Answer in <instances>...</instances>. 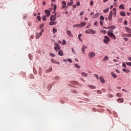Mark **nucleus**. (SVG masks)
Listing matches in <instances>:
<instances>
[{"label":"nucleus","mask_w":131,"mask_h":131,"mask_svg":"<svg viewBox=\"0 0 131 131\" xmlns=\"http://www.w3.org/2000/svg\"><path fill=\"white\" fill-rule=\"evenodd\" d=\"M107 35L108 36H110L111 38H112L114 40H115V39H116V36L113 33V30H108L107 31Z\"/></svg>","instance_id":"nucleus-1"},{"label":"nucleus","mask_w":131,"mask_h":131,"mask_svg":"<svg viewBox=\"0 0 131 131\" xmlns=\"http://www.w3.org/2000/svg\"><path fill=\"white\" fill-rule=\"evenodd\" d=\"M54 46H55V47H54V50L55 51H56V52H58L59 50H61V47H60V45L58 44V43L55 42Z\"/></svg>","instance_id":"nucleus-2"},{"label":"nucleus","mask_w":131,"mask_h":131,"mask_svg":"<svg viewBox=\"0 0 131 131\" xmlns=\"http://www.w3.org/2000/svg\"><path fill=\"white\" fill-rule=\"evenodd\" d=\"M96 32V31L93 30L91 29L85 31V33H87L88 34H95Z\"/></svg>","instance_id":"nucleus-3"},{"label":"nucleus","mask_w":131,"mask_h":131,"mask_svg":"<svg viewBox=\"0 0 131 131\" xmlns=\"http://www.w3.org/2000/svg\"><path fill=\"white\" fill-rule=\"evenodd\" d=\"M95 56L96 54H95V52H90L88 55V57L89 59H90V60H92V59H93V58H94V57H95Z\"/></svg>","instance_id":"nucleus-4"},{"label":"nucleus","mask_w":131,"mask_h":131,"mask_svg":"<svg viewBox=\"0 0 131 131\" xmlns=\"http://www.w3.org/2000/svg\"><path fill=\"white\" fill-rule=\"evenodd\" d=\"M103 41L105 43H108L109 41H110V38L109 37L105 36H104V39L103 40Z\"/></svg>","instance_id":"nucleus-5"},{"label":"nucleus","mask_w":131,"mask_h":131,"mask_svg":"<svg viewBox=\"0 0 131 131\" xmlns=\"http://www.w3.org/2000/svg\"><path fill=\"white\" fill-rule=\"evenodd\" d=\"M45 13L46 14V16L47 17H49V16L51 15V13L50 12V11L48 10H45Z\"/></svg>","instance_id":"nucleus-6"},{"label":"nucleus","mask_w":131,"mask_h":131,"mask_svg":"<svg viewBox=\"0 0 131 131\" xmlns=\"http://www.w3.org/2000/svg\"><path fill=\"white\" fill-rule=\"evenodd\" d=\"M112 14H113L112 11H111L108 17V20H109V21H111V20H112Z\"/></svg>","instance_id":"nucleus-7"},{"label":"nucleus","mask_w":131,"mask_h":131,"mask_svg":"<svg viewBox=\"0 0 131 131\" xmlns=\"http://www.w3.org/2000/svg\"><path fill=\"white\" fill-rule=\"evenodd\" d=\"M50 20L51 21H56V16L54 15H51L50 16Z\"/></svg>","instance_id":"nucleus-8"},{"label":"nucleus","mask_w":131,"mask_h":131,"mask_svg":"<svg viewBox=\"0 0 131 131\" xmlns=\"http://www.w3.org/2000/svg\"><path fill=\"white\" fill-rule=\"evenodd\" d=\"M117 102H118V103H123L124 100L123 98H119L117 100Z\"/></svg>","instance_id":"nucleus-9"},{"label":"nucleus","mask_w":131,"mask_h":131,"mask_svg":"<svg viewBox=\"0 0 131 131\" xmlns=\"http://www.w3.org/2000/svg\"><path fill=\"white\" fill-rule=\"evenodd\" d=\"M122 71L125 72L126 73H129V72H130V71L129 70L126 69H123Z\"/></svg>","instance_id":"nucleus-10"},{"label":"nucleus","mask_w":131,"mask_h":131,"mask_svg":"<svg viewBox=\"0 0 131 131\" xmlns=\"http://www.w3.org/2000/svg\"><path fill=\"white\" fill-rule=\"evenodd\" d=\"M58 55L59 56H62L64 55V53H63V51L62 50H59L58 51Z\"/></svg>","instance_id":"nucleus-11"},{"label":"nucleus","mask_w":131,"mask_h":131,"mask_svg":"<svg viewBox=\"0 0 131 131\" xmlns=\"http://www.w3.org/2000/svg\"><path fill=\"white\" fill-rule=\"evenodd\" d=\"M111 75L112 77H113V78H116V77H117V76L116 75V74H115V73H114V72H111Z\"/></svg>","instance_id":"nucleus-12"},{"label":"nucleus","mask_w":131,"mask_h":131,"mask_svg":"<svg viewBox=\"0 0 131 131\" xmlns=\"http://www.w3.org/2000/svg\"><path fill=\"white\" fill-rule=\"evenodd\" d=\"M62 9H65V8H66V2L62 1Z\"/></svg>","instance_id":"nucleus-13"},{"label":"nucleus","mask_w":131,"mask_h":131,"mask_svg":"<svg viewBox=\"0 0 131 131\" xmlns=\"http://www.w3.org/2000/svg\"><path fill=\"white\" fill-rule=\"evenodd\" d=\"M88 88H90V89H92L93 90H95L96 88V86L93 85H88Z\"/></svg>","instance_id":"nucleus-14"},{"label":"nucleus","mask_w":131,"mask_h":131,"mask_svg":"<svg viewBox=\"0 0 131 131\" xmlns=\"http://www.w3.org/2000/svg\"><path fill=\"white\" fill-rule=\"evenodd\" d=\"M125 30L127 31V32H128V33H130L131 32V29L127 27H125Z\"/></svg>","instance_id":"nucleus-15"},{"label":"nucleus","mask_w":131,"mask_h":131,"mask_svg":"<svg viewBox=\"0 0 131 131\" xmlns=\"http://www.w3.org/2000/svg\"><path fill=\"white\" fill-rule=\"evenodd\" d=\"M99 79L102 83H105V80L104 79V78H103V77H100Z\"/></svg>","instance_id":"nucleus-16"},{"label":"nucleus","mask_w":131,"mask_h":131,"mask_svg":"<svg viewBox=\"0 0 131 131\" xmlns=\"http://www.w3.org/2000/svg\"><path fill=\"white\" fill-rule=\"evenodd\" d=\"M73 5V0H70V2L68 3V6H72Z\"/></svg>","instance_id":"nucleus-17"},{"label":"nucleus","mask_w":131,"mask_h":131,"mask_svg":"<svg viewBox=\"0 0 131 131\" xmlns=\"http://www.w3.org/2000/svg\"><path fill=\"white\" fill-rule=\"evenodd\" d=\"M86 49V46H83V47L82 48V52L83 54H85L84 52H85Z\"/></svg>","instance_id":"nucleus-18"},{"label":"nucleus","mask_w":131,"mask_h":131,"mask_svg":"<svg viewBox=\"0 0 131 131\" xmlns=\"http://www.w3.org/2000/svg\"><path fill=\"white\" fill-rule=\"evenodd\" d=\"M67 33L68 35H69V36H72V34L71 33V31H70V30H68L67 31Z\"/></svg>","instance_id":"nucleus-19"},{"label":"nucleus","mask_w":131,"mask_h":131,"mask_svg":"<svg viewBox=\"0 0 131 131\" xmlns=\"http://www.w3.org/2000/svg\"><path fill=\"white\" fill-rule=\"evenodd\" d=\"M85 25H86V23H82L80 24V27H84V26H85Z\"/></svg>","instance_id":"nucleus-20"},{"label":"nucleus","mask_w":131,"mask_h":131,"mask_svg":"<svg viewBox=\"0 0 131 131\" xmlns=\"http://www.w3.org/2000/svg\"><path fill=\"white\" fill-rule=\"evenodd\" d=\"M53 70V69L52 68V67L49 68V69L46 70V72L47 73H49V72H51V71H52Z\"/></svg>","instance_id":"nucleus-21"},{"label":"nucleus","mask_w":131,"mask_h":131,"mask_svg":"<svg viewBox=\"0 0 131 131\" xmlns=\"http://www.w3.org/2000/svg\"><path fill=\"white\" fill-rule=\"evenodd\" d=\"M56 24H57V22H56V21H52L49 23V25H50V26L56 25Z\"/></svg>","instance_id":"nucleus-22"},{"label":"nucleus","mask_w":131,"mask_h":131,"mask_svg":"<svg viewBox=\"0 0 131 131\" xmlns=\"http://www.w3.org/2000/svg\"><path fill=\"white\" fill-rule=\"evenodd\" d=\"M81 75H82V76H83L84 77H86V76H88V74L85 73V72H82Z\"/></svg>","instance_id":"nucleus-23"},{"label":"nucleus","mask_w":131,"mask_h":131,"mask_svg":"<svg viewBox=\"0 0 131 131\" xmlns=\"http://www.w3.org/2000/svg\"><path fill=\"white\" fill-rule=\"evenodd\" d=\"M120 15H121V16H122L123 17H125V15H126L125 12H124L123 11H121L120 12Z\"/></svg>","instance_id":"nucleus-24"},{"label":"nucleus","mask_w":131,"mask_h":131,"mask_svg":"<svg viewBox=\"0 0 131 131\" xmlns=\"http://www.w3.org/2000/svg\"><path fill=\"white\" fill-rule=\"evenodd\" d=\"M81 36H82V34H79L78 35V38H79V40H80V41H82V40L81 39V37H80Z\"/></svg>","instance_id":"nucleus-25"},{"label":"nucleus","mask_w":131,"mask_h":131,"mask_svg":"<svg viewBox=\"0 0 131 131\" xmlns=\"http://www.w3.org/2000/svg\"><path fill=\"white\" fill-rule=\"evenodd\" d=\"M119 9H121L122 10H124V5H121L119 6Z\"/></svg>","instance_id":"nucleus-26"},{"label":"nucleus","mask_w":131,"mask_h":131,"mask_svg":"<svg viewBox=\"0 0 131 131\" xmlns=\"http://www.w3.org/2000/svg\"><path fill=\"white\" fill-rule=\"evenodd\" d=\"M113 14H114V15L116 16V8L113 9Z\"/></svg>","instance_id":"nucleus-27"},{"label":"nucleus","mask_w":131,"mask_h":131,"mask_svg":"<svg viewBox=\"0 0 131 131\" xmlns=\"http://www.w3.org/2000/svg\"><path fill=\"white\" fill-rule=\"evenodd\" d=\"M41 71H42V69H41V68H39V74L41 76Z\"/></svg>","instance_id":"nucleus-28"},{"label":"nucleus","mask_w":131,"mask_h":131,"mask_svg":"<svg viewBox=\"0 0 131 131\" xmlns=\"http://www.w3.org/2000/svg\"><path fill=\"white\" fill-rule=\"evenodd\" d=\"M103 12L104 13H108V12H109V8H106L104 10H103Z\"/></svg>","instance_id":"nucleus-29"},{"label":"nucleus","mask_w":131,"mask_h":131,"mask_svg":"<svg viewBox=\"0 0 131 131\" xmlns=\"http://www.w3.org/2000/svg\"><path fill=\"white\" fill-rule=\"evenodd\" d=\"M75 67H76V68H78L79 69H80V66H79V65H78V64L77 63L75 64Z\"/></svg>","instance_id":"nucleus-30"},{"label":"nucleus","mask_w":131,"mask_h":131,"mask_svg":"<svg viewBox=\"0 0 131 131\" xmlns=\"http://www.w3.org/2000/svg\"><path fill=\"white\" fill-rule=\"evenodd\" d=\"M117 97H119V98L121 97L122 96V94L120 93H117L116 94Z\"/></svg>","instance_id":"nucleus-31"},{"label":"nucleus","mask_w":131,"mask_h":131,"mask_svg":"<svg viewBox=\"0 0 131 131\" xmlns=\"http://www.w3.org/2000/svg\"><path fill=\"white\" fill-rule=\"evenodd\" d=\"M73 27H74V28L76 27H80V24H76V25H73Z\"/></svg>","instance_id":"nucleus-32"},{"label":"nucleus","mask_w":131,"mask_h":131,"mask_svg":"<svg viewBox=\"0 0 131 131\" xmlns=\"http://www.w3.org/2000/svg\"><path fill=\"white\" fill-rule=\"evenodd\" d=\"M57 30L56 29H55V28L53 29V32L54 34L56 33V32H57Z\"/></svg>","instance_id":"nucleus-33"},{"label":"nucleus","mask_w":131,"mask_h":131,"mask_svg":"<svg viewBox=\"0 0 131 131\" xmlns=\"http://www.w3.org/2000/svg\"><path fill=\"white\" fill-rule=\"evenodd\" d=\"M72 83L73 84H74V85H76V84H78V83L77 82H76V81H73V82H72Z\"/></svg>","instance_id":"nucleus-34"},{"label":"nucleus","mask_w":131,"mask_h":131,"mask_svg":"<svg viewBox=\"0 0 131 131\" xmlns=\"http://www.w3.org/2000/svg\"><path fill=\"white\" fill-rule=\"evenodd\" d=\"M107 60H108V57L107 56H105L103 58V61H107Z\"/></svg>","instance_id":"nucleus-35"},{"label":"nucleus","mask_w":131,"mask_h":131,"mask_svg":"<svg viewBox=\"0 0 131 131\" xmlns=\"http://www.w3.org/2000/svg\"><path fill=\"white\" fill-rule=\"evenodd\" d=\"M122 66H123V67H124V68H126V64H125V62H123V63H122Z\"/></svg>","instance_id":"nucleus-36"},{"label":"nucleus","mask_w":131,"mask_h":131,"mask_svg":"<svg viewBox=\"0 0 131 131\" xmlns=\"http://www.w3.org/2000/svg\"><path fill=\"white\" fill-rule=\"evenodd\" d=\"M125 64H126V65H128V66H130V67H131V62H126Z\"/></svg>","instance_id":"nucleus-37"},{"label":"nucleus","mask_w":131,"mask_h":131,"mask_svg":"<svg viewBox=\"0 0 131 131\" xmlns=\"http://www.w3.org/2000/svg\"><path fill=\"white\" fill-rule=\"evenodd\" d=\"M100 32H101V33H103V34H105L106 33V31L102 30L100 31Z\"/></svg>","instance_id":"nucleus-38"},{"label":"nucleus","mask_w":131,"mask_h":131,"mask_svg":"<svg viewBox=\"0 0 131 131\" xmlns=\"http://www.w3.org/2000/svg\"><path fill=\"white\" fill-rule=\"evenodd\" d=\"M100 20H101V21H104V16H101L100 18Z\"/></svg>","instance_id":"nucleus-39"},{"label":"nucleus","mask_w":131,"mask_h":131,"mask_svg":"<svg viewBox=\"0 0 131 131\" xmlns=\"http://www.w3.org/2000/svg\"><path fill=\"white\" fill-rule=\"evenodd\" d=\"M115 28H116V27H115V26H111V29H115Z\"/></svg>","instance_id":"nucleus-40"},{"label":"nucleus","mask_w":131,"mask_h":131,"mask_svg":"<svg viewBox=\"0 0 131 131\" xmlns=\"http://www.w3.org/2000/svg\"><path fill=\"white\" fill-rule=\"evenodd\" d=\"M42 20L43 21H46V20H47V16L45 15L44 17H43Z\"/></svg>","instance_id":"nucleus-41"},{"label":"nucleus","mask_w":131,"mask_h":131,"mask_svg":"<svg viewBox=\"0 0 131 131\" xmlns=\"http://www.w3.org/2000/svg\"><path fill=\"white\" fill-rule=\"evenodd\" d=\"M39 36H40L39 34L37 33L36 35V38L37 39L39 38Z\"/></svg>","instance_id":"nucleus-42"},{"label":"nucleus","mask_w":131,"mask_h":131,"mask_svg":"<svg viewBox=\"0 0 131 131\" xmlns=\"http://www.w3.org/2000/svg\"><path fill=\"white\" fill-rule=\"evenodd\" d=\"M51 61L52 63H53V64H55V63L56 62V60H54L53 59H51Z\"/></svg>","instance_id":"nucleus-43"},{"label":"nucleus","mask_w":131,"mask_h":131,"mask_svg":"<svg viewBox=\"0 0 131 131\" xmlns=\"http://www.w3.org/2000/svg\"><path fill=\"white\" fill-rule=\"evenodd\" d=\"M54 64H57V65H60V62L57 61L56 60H55V62L54 63Z\"/></svg>","instance_id":"nucleus-44"},{"label":"nucleus","mask_w":131,"mask_h":131,"mask_svg":"<svg viewBox=\"0 0 131 131\" xmlns=\"http://www.w3.org/2000/svg\"><path fill=\"white\" fill-rule=\"evenodd\" d=\"M54 64H57V65H60V62L57 61L56 60H55V62L54 63Z\"/></svg>","instance_id":"nucleus-45"},{"label":"nucleus","mask_w":131,"mask_h":131,"mask_svg":"<svg viewBox=\"0 0 131 131\" xmlns=\"http://www.w3.org/2000/svg\"><path fill=\"white\" fill-rule=\"evenodd\" d=\"M50 55L51 56V57H56V55H55V54H53V53H50Z\"/></svg>","instance_id":"nucleus-46"},{"label":"nucleus","mask_w":131,"mask_h":131,"mask_svg":"<svg viewBox=\"0 0 131 131\" xmlns=\"http://www.w3.org/2000/svg\"><path fill=\"white\" fill-rule=\"evenodd\" d=\"M97 17H99V13H96V14L94 15V18H97Z\"/></svg>","instance_id":"nucleus-47"},{"label":"nucleus","mask_w":131,"mask_h":131,"mask_svg":"<svg viewBox=\"0 0 131 131\" xmlns=\"http://www.w3.org/2000/svg\"><path fill=\"white\" fill-rule=\"evenodd\" d=\"M56 9H57V5H54V11H56Z\"/></svg>","instance_id":"nucleus-48"},{"label":"nucleus","mask_w":131,"mask_h":131,"mask_svg":"<svg viewBox=\"0 0 131 131\" xmlns=\"http://www.w3.org/2000/svg\"><path fill=\"white\" fill-rule=\"evenodd\" d=\"M39 28L40 29H42L43 28V24L40 25Z\"/></svg>","instance_id":"nucleus-49"},{"label":"nucleus","mask_w":131,"mask_h":131,"mask_svg":"<svg viewBox=\"0 0 131 131\" xmlns=\"http://www.w3.org/2000/svg\"><path fill=\"white\" fill-rule=\"evenodd\" d=\"M94 76L97 78V79H99V76L97 74H94Z\"/></svg>","instance_id":"nucleus-50"},{"label":"nucleus","mask_w":131,"mask_h":131,"mask_svg":"<svg viewBox=\"0 0 131 131\" xmlns=\"http://www.w3.org/2000/svg\"><path fill=\"white\" fill-rule=\"evenodd\" d=\"M37 20H38V21H40V16H37Z\"/></svg>","instance_id":"nucleus-51"},{"label":"nucleus","mask_w":131,"mask_h":131,"mask_svg":"<svg viewBox=\"0 0 131 131\" xmlns=\"http://www.w3.org/2000/svg\"><path fill=\"white\" fill-rule=\"evenodd\" d=\"M68 62H69V63H72V59H68Z\"/></svg>","instance_id":"nucleus-52"},{"label":"nucleus","mask_w":131,"mask_h":131,"mask_svg":"<svg viewBox=\"0 0 131 131\" xmlns=\"http://www.w3.org/2000/svg\"><path fill=\"white\" fill-rule=\"evenodd\" d=\"M104 23H103V21H100V25L101 26H103Z\"/></svg>","instance_id":"nucleus-53"},{"label":"nucleus","mask_w":131,"mask_h":131,"mask_svg":"<svg viewBox=\"0 0 131 131\" xmlns=\"http://www.w3.org/2000/svg\"><path fill=\"white\" fill-rule=\"evenodd\" d=\"M66 41L65 40H63L62 45H66Z\"/></svg>","instance_id":"nucleus-54"},{"label":"nucleus","mask_w":131,"mask_h":131,"mask_svg":"<svg viewBox=\"0 0 131 131\" xmlns=\"http://www.w3.org/2000/svg\"><path fill=\"white\" fill-rule=\"evenodd\" d=\"M97 93V94H102V92H101V91H100V90H98Z\"/></svg>","instance_id":"nucleus-55"},{"label":"nucleus","mask_w":131,"mask_h":131,"mask_svg":"<svg viewBox=\"0 0 131 131\" xmlns=\"http://www.w3.org/2000/svg\"><path fill=\"white\" fill-rule=\"evenodd\" d=\"M124 24V25H127V21L126 20H125Z\"/></svg>","instance_id":"nucleus-56"},{"label":"nucleus","mask_w":131,"mask_h":131,"mask_svg":"<svg viewBox=\"0 0 131 131\" xmlns=\"http://www.w3.org/2000/svg\"><path fill=\"white\" fill-rule=\"evenodd\" d=\"M90 5H91V6H93V5H94V2L91 1V2H90Z\"/></svg>","instance_id":"nucleus-57"},{"label":"nucleus","mask_w":131,"mask_h":131,"mask_svg":"<svg viewBox=\"0 0 131 131\" xmlns=\"http://www.w3.org/2000/svg\"><path fill=\"white\" fill-rule=\"evenodd\" d=\"M124 40H125V41H127V40H128V39H127V38H123Z\"/></svg>","instance_id":"nucleus-58"},{"label":"nucleus","mask_w":131,"mask_h":131,"mask_svg":"<svg viewBox=\"0 0 131 131\" xmlns=\"http://www.w3.org/2000/svg\"><path fill=\"white\" fill-rule=\"evenodd\" d=\"M72 53H73L74 54H75V51H74V49H73V48L72 49Z\"/></svg>","instance_id":"nucleus-59"},{"label":"nucleus","mask_w":131,"mask_h":131,"mask_svg":"<svg viewBox=\"0 0 131 131\" xmlns=\"http://www.w3.org/2000/svg\"><path fill=\"white\" fill-rule=\"evenodd\" d=\"M39 35H40V36H41V35H42V33L41 32H40L39 33H38Z\"/></svg>","instance_id":"nucleus-60"},{"label":"nucleus","mask_w":131,"mask_h":131,"mask_svg":"<svg viewBox=\"0 0 131 131\" xmlns=\"http://www.w3.org/2000/svg\"><path fill=\"white\" fill-rule=\"evenodd\" d=\"M83 11H82L80 13V16H82V15H83Z\"/></svg>","instance_id":"nucleus-61"},{"label":"nucleus","mask_w":131,"mask_h":131,"mask_svg":"<svg viewBox=\"0 0 131 131\" xmlns=\"http://www.w3.org/2000/svg\"><path fill=\"white\" fill-rule=\"evenodd\" d=\"M116 72H117V73H120V72H119V70H118L117 69L116 70Z\"/></svg>","instance_id":"nucleus-62"},{"label":"nucleus","mask_w":131,"mask_h":131,"mask_svg":"<svg viewBox=\"0 0 131 131\" xmlns=\"http://www.w3.org/2000/svg\"><path fill=\"white\" fill-rule=\"evenodd\" d=\"M80 5V3L77 2V6H79Z\"/></svg>","instance_id":"nucleus-63"},{"label":"nucleus","mask_w":131,"mask_h":131,"mask_svg":"<svg viewBox=\"0 0 131 131\" xmlns=\"http://www.w3.org/2000/svg\"><path fill=\"white\" fill-rule=\"evenodd\" d=\"M94 25H98V22L95 21V22L94 23Z\"/></svg>","instance_id":"nucleus-64"}]
</instances>
